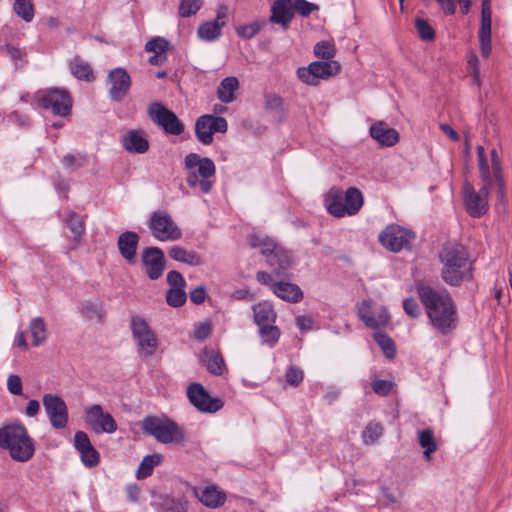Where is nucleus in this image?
Listing matches in <instances>:
<instances>
[{
	"label": "nucleus",
	"instance_id": "nucleus-1",
	"mask_svg": "<svg viewBox=\"0 0 512 512\" xmlns=\"http://www.w3.org/2000/svg\"><path fill=\"white\" fill-rule=\"evenodd\" d=\"M417 294L436 330L441 334H447L456 328V309L446 290H436L420 284L417 286Z\"/></svg>",
	"mask_w": 512,
	"mask_h": 512
},
{
	"label": "nucleus",
	"instance_id": "nucleus-2",
	"mask_svg": "<svg viewBox=\"0 0 512 512\" xmlns=\"http://www.w3.org/2000/svg\"><path fill=\"white\" fill-rule=\"evenodd\" d=\"M442 264L441 279L448 285L458 287L473 278V261L468 249L458 242L445 243L438 253Z\"/></svg>",
	"mask_w": 512,
	"mask_h": 512
},
{
	"label": "nucleus",
	"instance_id": "nucleus-3",
	"mask_svg": "<svg viewBox=\"0 0 512 512\" xmlns=\"http://www.w3.org/2000/svg\"><path fill=\"white\" fill-rule=\"evenodd\" d=\"M2 448L9 451L13 460L21 463L29 461L35 453V443L20 421L2 426Z\"/></svg>",
	"mask_w": 512,
	"mask_h": 512
},
{
	"label": "nucleus",
	"instance_id": "nucleus-4",
	"mask_svg": "<svg viewBox=\"0 0 512 512\" xmlns=\"http://www.w3.org/2000/svg\"><path fill=\"white\" fill-rule=\"evenodd\" d=\"M144 434L153 436L162 444H175L182 446L186 435L182 427L168 417L146 416L141 423Z\"/></svg>",
	"mask_w": 512,
	"mask_h": 512
},
{
	"label": "nucleus",
	"instance_id": "nucleus-5",
	"mask_svg": "<svg viewBox=\"0 0 512 512\" xmlns=\"http://www.w3.org/2000/svg\"><path fill=\"white\" fill-rule=\"evenodd\" d=\"M184 168L187 171L186 182L190 188L199 187L202 193L211 191L213 182L210 178L215 175L216 168L210 158L189 153L185 156Z\"/></svg>",
	"mask_w": 512,
	"mask_h": 512
},
{
	"label": "nucleus",
	"instance_id": "nucleus-6",
	"mask_svg": "<svg viewBox=\"0 0 512 512\" xmlns=\"http://www.w3.org/2000/svg\"><path fill=\"white\" fill-rule=\"evenodd\" d=\"M327 211L335 217L355 215L363 206V195L355 187H350L343 193L340 189H331L325 198Z\"/></svg>",
	"mask_w": 512,
	"mask_h": 512
},
{
	"label": "nucleus",
	"instance_id": "nucleus-7",
	"mask_svg": "<svg viewBox=\"0 0 512 512\" xmlns=\"http://www.w3.org/2000/svg\"><path fill=\"white\" fill-rule=\"evenodd\" d=\"M482 186L476 191L474 186L466 181L463 184V200L467 213L474 218L483 216L489 208L488 197L492 187V178L481 180Z\"/></svg>",
	"mask_w": 512,
	"mask_h": 512
},
{
	"label": "nucleus",
	"instance_id": "nucleus-8",
	"mask_svg": "<svg viewBox=\"0 0 512 512\" xmlns=\"http://www.w3.org/2000/svg\"><path fill=\"white\" fill-rule=\"evenodd\" d=\"M130 328L137 343L140 357L152 356L158 346V340L148 323L140 316L134 315L130 320Z\"/></svg>",
	"mask_w": 512,
	"mask_h": 512
},
{
	"label": "nucleus",
	"instance_id": "nucleus-9",
	"mask_svg": "<svg viewBox=\"0 0 512 512\" xmlns=\"http://www.w3.org/2000/svg\"><path fill=\"white\" fill-rule=\"evenodd\" d=\"M341 66L334 60L314 61L307 67L297 69V77L305 84L317 86L320 80L328 79L339 73Z\"/></svg>",
	"mask_w": 512,
	"mask_h": 512
},
{
	"label": "nucleus",
	"instance_id": "nucleus-10",
	"mask_svg": "<svg viewBox=\"0 0 512 512\" xmlns=\"http://www.w3.org/2000/svg\"><path fill=\"white\" fill-rule=\"evenodd\" d=\"M152 235L159 241H176L182 237L181 229L164 211H154L149 220Z\"/></svg>",
	"mask_w": 512,
	"mask_h": 512
},
{
	"label": "nucleus",
	"instance_id": "nucleus-11",
	"mask_svg": "<svg viewBox=\"0 0 512 512\" xmlns=\"http://www.w3.org/2000/svg\"><path fill=\"white\" fill-rule=\"evenodd\" d=\"M83 420L96 434H112L117 431L118 425L113 416L104 411L99 404H93L84 409Z\"/></svg>",
	"mask_w": 512,
	"mask_h": 512
},
{
	"label": "nucleus",
	"instance_id": "nucleus-12",
	"mask_svg": "<svg viewBox=\"0 0 512 512\" xmlns=\"http://www.w3.org/2000/svg\"><path fill=\"white\" fill-rule=\"evenodd\" d=\"M41 106L53 114L67 116L71 112L72 98L66 90L49 88L38 92Z\"/></svg>",
	"mask_w": 512,
	"mask_h": 512
},
{
	"label": "nucleus",
	"instance_id": "nucleus-13",
	"mask_svg": "<svg viewBox=\"0 0 512 512\" xmlns=\"http://www.w3.org/2000/svg\"><path fill=\"white\" fill-rule=\"evenodd\" d=\"M148 114L151 120L161 127L165 133L180 135L184 131V125L177 115L161 103L155 102L150 105Z\"/></svg>",
	"mask_w": 512,
	"mask_h": 512
},
{
	"label": "nucleus",
	"instance_id": "nucleus-14",
	"mask_svg": "<svg viewBox=\"0 0 512 512\" xmlns=\"http://www.w3.org/2000/svg\"><path fill=\"white\" fill-rule=\"evenodd\" d=\"M227 129L228 123L225 118L211 114L200 116L195 123V135L203 145H210L214 133H225Z\"/></svg>",
	"mask_w": 512,
	"mask_h": 512
},
{
	"label": "nucleus",
	"instance_id": "nucleus-15",
	"mask_svg": "<svg viewBox=\"0 0 512 512\" xmlns=\"http://www.w3.org/2000/svg\"><path fill=\"white\" fill-rule=\"evenodd\" d=\"M414 238L413 231L398 225L387 226L379 235L382 245L393 252L408 249Z\"/></svg>",
	"mask_w": 512,
	"mask_h": 512
},
{
	"label": "nucleus",
	"instance_id": "nucleus-16",
	"mask_svg": "<svg viewBox=\"0 0 512 512\" xmlns=\"http://www.w3.org/2000/svg\"><path fill=\"white\" fill-rule=\"evenodd\" d=\"M187 397L190 403L200 412L215 413L223 407V401L213 398L202 384L193 382L187 387Z\"/></svg>",
	"mask_w": 512,
	"mask_h": 512
},
{
	"label": "nucleus",
	"instance_id": "nucleus-17",
	"mask_svg": "<svg viewBox=\"0 0 512 512\" xmlns=\"http://www.w3.org/2000/svg\"><path fill=\"white\" fill-rule=\"evenodd\" d=\"M45 412L50 424L55 429H63L68 424V407L65 401L54 394H44L42 398Z\"/></svg>",
	"mask_w": 512,
	"mask_h": 512
},
{
	"label": "nucleus",
	"instance_id": "nucleus-18",
	"mask_svg": "<svg viewBox=\"0 0 512 512\" xmlns=\"http://www.w3.org/2000/svg\"><path fill=\"white\" fill-rule=\"evenodd\" d=\"M142 262L146 268V274L151 280L162 276L165 269V256L160 248H146L142 254Z\"/></svg>",
	"mask_w": 512,
	"mask_h": 512
},
{
	"label": "nucleus",
	"instance_id": "nucleus-19",
	"mask_svg": "<svg viewBox=\"0 0 512 512\" xmlns=\"http://www.w3.org/2000/svg\"><path fill=\"white\" fill-rule=\"evenodd\" d=\"M265 257L266 262L271 268L272 274L275 277L284 276L285 272L292 265L290 253L279 245H277L275 249L269 252Z\"/></svg>",
	"mask_w": 512,
	"mask_h": 512
},
{
	"label": "nucleus",
	"instance_id": "nucleus-20",
	"mask_svg": "<svg viewBox=\"0 0 512 512\" xmlns=\"http://www.w3.org/2000/svg\"><path fill=\"white\" fill-rule=\"evenodd\" d=\"M123 148L131 154H144L149 150V141L143 130H128L121 137Z\"/></svg>",
	"mask_w": 512,
	"mask_h": 512
},
{
	"label": "nucleus",
	"instance_id": "nucleus-21",
	"mask_svg": "<svg viewBox=\"0 0 512 512\" xmlns=\"http://www.w3.org/2000/svg\"><path fill=\"white\" fill-rule=\"evenodd\" d=\"M200 363L214 376H223L228 369L219 350L205 347L200 355Z\"/></svg>",
	"mask_w": 512,
	"mask_h": 512
},
{
	"label": "nucleus",
	"instance_id": "nucleus-22",
	"mask_svg": "<svg viewBox=\"0 0 512 512\" xmlns=\"http://www.w3.org/2000/svg\"><path fill=\"white\" fill-rule=\"evenodd\" d=\"M111 88L109 94L115 101H121L130 88V76L122 68H116L109 73Z\"/></svg>",
	"mask_w": 512,
	"mask_h": 512
},
{
	"label": "nucleus",
	"instance_id": "nucleus-23",
	"mask_svg": "<svg viewBox=\"0 0 512 512\" xmlns=\"http://www.w3.org/2000/svg\"><path fill=\"white\" fill-rule=\"evenodd\" d=\"M293 0H276L271 6V16L269 20L272 23L280 24L283 29H287L294 17Z\"/></svg>",
	"mask_w": 512,
	"mask_h": 512
},
{
	"label": "nucleus",
	"instance_id": "nucleus-24",
	"mask_svg": "<svg viewBox=\"0 0 512 512\" xmlns=\"http://www.w3.org/2000/svg\"><path fill=\"white\" fill-rule=\"evenodd\" d=\"M154 501L151 503L153 507L163 512H187L188 501L184 496L175 497L170 494H155Z\"/></svg>",
	"mask_w": 512,
	"mask_h": 512
},
{
	"label": "nucleus",
	"instance_id": "nucleus-25",
	"mask_svg": "<svg viewBox=\"0 0 512 512\" xmlns=\"http://www.w3.org/2000/svg\"><path fill=\"white\" fill-rule=\"evenodd\" d=\"M370 136L382 147L394 146L399 141V134L385 122H375L370 127Z\"/></svg>",
	"mask_w": 512,
	"mask_h": 512
},
{
	"label": "nucleus",
	"instance_id": "nucleus-26",
	"mask_svg": "<svg viewBox=\"0 0 512 512\" xmlns=\"http://www.w3.org/2000/svg\"><path fill=\"white\" fill-rule=\"evenodd\" d=\"M193 493L203 505L209 508H218L226 501V494L218 490L215 485L207 486L201 490L194 487Z\"/></svg>",
	"mask_w": 512,
	"mask_h": 512
},
{
	"label": "nucleus",
	"instance_id": "nucleus-27",
	"mask_svg": "<svg viewBox=\"0 0 512 512\" xmlns=\"http://www.w3.org/2000/svg\"><path fill=\"white\" fill-rule=\"evenodd\" d=\"M139 242V236L136 232L126 231L118 238V249L121 256L128 262H133Z\"/></svg>",
	"mask_w": 512,
	"mask_h": 512
},
{
	"label": "nucleus",
	"instance_id": "nucleus-28",
	"mask_svg": "<svg viewBox=\"0 0 512 512\" xmlns=\"http://www.w3.org/2000/svg\"><path fill=\"white\" fill-rule=\"evenodd\" d=\"M272 292L287 302L297 303L303 299V292L299 286L290 282L278 281L273 283Z\"/></svg>",
	"mask_w": 512,
	"mask_h": 512
},
{
	"label": "nucleus",
	"instance_id": "nucleus-29",
	"mask_svg": "<svg viewBox=\"0 0 512 512\" xmlns=\"http://www.w3.org/2000/svg\"><path fill=\"white\" fill-rule=\"evenodd\" d=\"M169 256L178 262L189 266H200L203 264L202 257L193 250H187L181 246L175 245L169 249Z\"/></svg>",
	"mask_w": 512,
	"mask_h": 512
},
{
	"label": "nucleus",
	"instance_id": "nucleus-30",
	"mask_svg": "<svg viewBox=\"0 0 512 512\" xmlns=\"http://www.w3.org/2000/svg\"><path fill=\"white\" fill-rule=\"evenodd\" d=\"M254 321L258 327L274 324L277 318L276 312L268 302H260L253 306Z\"/></svg>",
	"mask_w": 512,
	"mask_h": 512
},
{
	"label": "nucleus",
	"instance_id": "nucleus-31",
	"mask_svg": "<svg viewBox=\"0 0 512 512\" xmlns=\"http://www.w3.org/2000/svg\"><path fill=\"white\" fill-rule=\"evenodd\" d=\"M224 24L225 23L222 20V17L218 14V16L213 21H208L201 24L198 27L197 34L203 40L213 41L220 37Z\"/></svg>",
	"mask_w": 512,
	"mask_h": 512
},
{
	"label": "nucleus",
	"instance_id": "nucleus-32",
	"mask_svg": "<svg viewBox=\"0 0 512 512\" xmlns=\"http://www.w3.org/2000/svg\"><path fill=\"white\" fill-rule=\"evenodd\" d=\"M239 87V81L236 77L224 78L217 89V96L223 103H230L235 99V91Z\"/></svg>",
	"mask_w": 512,
	"mask_h": 512
},
{
	"label": "nucleus",
	"instance_id": "nucleus-33",
	"mask_svg": "<svg viewBox=\"0 0 512 512\" xmlns=\"http://www.w3.org/2000/svg\"><path fill=\"white\" fill-rule=\"evenodd\" d=\"M30 333L33 339V346H40L47 340V327L42 317H35L29 325Z\"/></svg>",
	"mask_w": 512,
	"mask_h": 512
},
{
	"label": "nucleus",
	"instance_id": "nucleus-34",
	"mask_svg": "<svg viewBox=\"0 0 512 512\" xmlns=\"http://www.w3.org/2000/svg\"><path fill=\"white\" fill-rule=\"evenodd\" d=\"M418 443L424 449L423 454L426 460H431V454L434 453L437 448V442L434 438L433 431L431 429H424L418 431Z\"/></svg>",
	"mask_w": 512,
	"mask_h": 512
},
{
	"label": "nucleus",
	"instance_id": "nucleus-35",
	"mask_svg": "<svg viewBox=\"0 0 512 512\" xmlns=\"http://www.w3.org/2000/svg\"><path fill=\"white\" fill-rule=\"evenodd\" d=\"M2 54L10 59L15 70L22 68L27 62L26 51L11 43H7L4 48L2 47Z\"/></svg>",
	"mask_w": 512,
	"mask_h": 512
},
{
	"label": "nucleus",
	"instance_id": "nucleus-36",
	"mask_svg": "<svg viewBox=\"0 0 512 512\" xmlns=\"http://www.w3.org/2000/svg\"><path fill=\"white\" fill-rule=\"evenodd\" d=\"M161 460H162V456L160 454L146 455L142 459V461L138 467V470L136 472V477L138 479H145V478L149 477L152 474L153 469L161 463Z\"/></svg>",
	"mask_w": 512,
	"mask_h": 512
},
{
	"label": "nucleus",
	"instance_id": "nucleus-37",
	"mask_svg": "<svg viewBox=\"0 0 512 512\" xmlns=\"http://www.w3.org/2000/svg\"><path fill=\"white\" fill-rule=\"evenodd\" d=\"M248 242L252 248H259L263 256L273 251L278 245L271 238L258 233L250 234L248 236Z\"/></svg>",
	"mask_w": 512,
	"mask_h": 512
},
{
	"label": "nucleus",
	"instance_id": "nucleus-38",
	"mask_svg": "<svg viewBox=\"0 0 512 512\" xmlns=\"http://www.w3.org/2000/svg\"><path fill=\"white\" fill-rule=\"evenodd\" d=\"M65 223L73 234V241L75 242V245H77L85 231L83 219L75 212H69L65 219Z\"/></svg>",
	"mask_w": 512,
	"mask_h": 512
},
{
	"label": "nucleus",
	"instance_id": "nucleus-39",
	"mask_svg": "<svg viewBox=\"0 0 512 512\" xmlns=\"http://www.w3.org/2000/svg\"><path fill=\"white\" fill-rule=\"evenodd\" d=\"M70 70L71 73L78 79L90 81L94 78L92 68L80 57H75L70 62Z\"/></svg>",
	"mask_w": 512,
	"mask_h": 512
},
{
	"label": "nucleus",
	"instance_id": "nucleus-40",
	"mask_svg": "<svg viewBox=\"0 0 512 512\" xmlns=\"http://www.w3.org/2000/svg\"><path fill=\"white\" fill-rule=\"evenodd\" d=\"M13 12L26 23L32 22L35 16L34 5L31 0L13 2Z\"/></svg>",
	"mask_w": 512,
	"mask_h": 512
},
{
	"label": "nucleus",
	"instance_id": "nucleus-41",
	"mask_svg": "<svg viewBox=\"0 0 512 512\" xmlns=\"http://www.w3.org/2000/svg\"><path fill=\"white\" fill-rule=\"evenodd\" d=\"M383 426L375 421H371L367 424L362 432V440L365 445H372L378 441L383 435Z\"/></svg>",
	"mask_w": 512,
	"mask_h": 512
},
{
	"label": "nucleus",
	"instance_id": "nucleus-42",
	"mask_svg": "<svg viewBox=\"0 0 512 512\" xmlns=\"http://www.w3.org/2000/svg\"><path fill=\"white\" fill-rule=\"evenodd\" d=\"M280 330L274 324L265 325L259 328V335L262 343L268 345L270 348L274 347L280 338Z\"/></svg>",
	"mask_w": 512,
	"mask_h": 512
},
{
	"label": "nucleus",
	"instance_id": "nucleus-43",
	"mask_svg": "<svg viewBox=\"0 0 512 512\" xmlns=\"http://www.w3.org/2000/svg\"><path fill=\"white\" fill-rule=\"evenodd\" d=\"M481 6V25L479 35L491 34L492 10L490 0H483Z\"/></svg>",
	"mask_w": 512,
	"mask_h": 512
},
{
	"label": "nucleus",
	"instance_id": "nucleus-44",
	"mask_svg": "<svg viewBox=\"0 0 512 512\" xmlns=\"http://www.w3.org/2000/svg\"><path fill=\"white\" fill-rule=\"evenodd\" d=\"M374 339L388 359L394 358L396 348L393 340L389 336L381 332H376L374 334Z\"/></svg>",
	"mask_w": 512,
	"mask_h": 512
},
{
	"label": "nucleus",
	"instance_id": "nucleus-45",
	"mask_svg": "<svg viewBox=\"0 0 512 512\" xmlns=\"http://www.w3.org/2000/svg\"><path fill=\"white\" fill-rule=\"evenodd\" d=\"M80 454V458L82 463L88 467L92 468L99 464L100 462V454L99 452L93 447V445L86 447L80 451H78Z\"/></svg>",
	"mask_w": 512,
	"mask_h": 512
},
{
	"label": "nucleus",
	"instance_id": "nucleus-46",
	"mask_svg": "<svg viewBox=\"0 0 512 512\" xmlns=\"http://www.w3.org/2000/svg\"><path fill=\"white\" fill-rule=\"evenodd\" d=\"M185 288H170L166 292V301L171 307L182 306L187 299Z\"/></svg>",
	"mask_w": 512,
	"mask_h": 512
},
{
	"label": "nucleus",
	"instance_id": "nucleus-47",
	"mask_svg": "<svg viewBox=\"0 0 512 512\" xmlns=\"http://www.w3.org/2000/svg\"><path fill=\"white\" fill-rule=\"evenodd\" d=\"M358 317L365 323L369 328L375 329L376 322L374 321V315L371 311V304L369 301H362L357 306Z\"/></svg>",
	"mask_w": 512,
	"mask_h": 512
},
{
	"label": "nucleus",
	"instance_id": "nucleus-48",
	"mask_svg": "<svg viewBox=\"0 0 512 512\" xmlns=\"http://www.w3.org/2000/svg\"><path fill=\"white\" fill-rule=\"evenodd\" d=\"M335 46L328 41H320L314 46V54L318 58L330 60L335 55Z\"/></svg>",
	"mask_w": 512,
	"mask_h": 512
},
{
	"label": "nucleus",
	"instance_id": "nucleus-49",
	"mask_svg": "<svg viewBox=\"0 0 512 512\" xmlns=\"http://www.w3.org/2000/svg\"><path fill=\"white\" fill-rule=\"evenodd\" d=\"M202 6L201 0H181L179 14L181 17H190L196 14Z\"/></svg>",
	"mask_w": 512,
	"mask_h": 512
},
{
	"label": "nucleus",
	"instance_id": "nucleus-50",
	"mask_svg": "<svg viewBox=\"0 0 512 512\" xmlns=\"http://www.w3.org/2000/svg\"><path fill=\"white\" fill-rule=\"evenodd\" d=\"M169 49V42L163 37H155L145 44V50L155 54H164Z\"/></svg>",
	"mask_w": 512,
	"mask_h": 512
},
{
	"label": "nucleus",
	"instance_id": "nucleus-51",
	"mask_svg": "<svg viewBox=\"0 0 512 512\" xmlns=\"http://www.w3.org/2000/svg\"><path fill=\"white\" fill-rule=\"evenodd\" d=\"M415 26L422 40L431 41L435 38V31L426 20L421 18L416 19Z\"/></svg>",
	"mask_w": 512,
	"mask_h": 512
},
{
	"label": "nucleus",
	"instance_id": "nucleus-52",
	"mask_svg": "<svg viewBox=\"0 0 512 512\" xmlns=\"http://www.w3.org/2000/svg\"><path fill=\"white\" fill-rule=\"evenodd\" d=\"M477 157L481 180L492 178L491 170L485 157V150L482 146L477 147Z\"/></svg>",
	"mask_w": 512,
	"mask_h": 512
},
{
	"label": "nucleus",
	"instance_id": "nucleus-53",
	"mask_svg": "<svg viewBox=\"0 0 512 512\" xmlns=\"http://www.w3.org/2000/svg\"><path fill=\"white\" fill-rule=\"evenodd\" d=\"M7 390L14 396H24L22 379L17 374H10L7 378Z\"/></svg>",
	"mask_w": 512,
	"mask_h": 512
},
{
	"label": "nucleus",
	"instance_id": "nucleus-54",
	"mask_svg": "<svg viewBox=\"0 0 512 512\" xmlns=\"http://www.w3.org/2000/svg\"><path fill=\"white\" fill-rule=\"evenodd\" d=\"M82 313L89 319H96L102 321L104 311L101 307L93 303H85L82 305Z\"/></svg>",
	"mask_w": 512,
	"mask_h": 512
},
{
	"label": "nucleus",
	"instance_id": "nucleus-55",
	"mask_svg": "<svg viewBox=\"0 0 512 512\" xmlns=\"http://www.w3.org/2000/svg\"><path fill=\"white\" fill-rule=\"evenodd\" d=\"M293 2L294 12L296 11L303 17H308L313 11L319 9L316 4L310 3L306 0H293Z\"/></svg>",
	"mask_w": 512,
	"mask_h": 512
},
{
	"label": "nucleus",
	"instance_id": "nucleus-56",
	"mask_svg": "<svg viewBox=\"0 0 512 512\" xmlns=\"http://www.w3.org/2000/svg\"><path fill=\"white\" fill-rule=\"evenodd\" d=\"M286 382L291 386H298L304 378L303 371L295 366H290L285 374Z\"/></svg>",
	"mask_w": 512,
	"mask_h": 512
},
{
	"label": "nucleus",
	"instance_id": "nucleus-57",
	"mask_svg": "<svg viewBox=\"0 0 512 512\" xmlns=\"http://www.w3.org/2000/svg\"><path fill=\"white\" fill-rule=\"evenodd\" d=\"M261 29V25L258 22L242 25L237 28V34L245 39L254 37Z\"/></svg>",
	"mask_w": 512,
	"mask_h": 512
},
{
	"label": "nucleus",
	"instance_id": "nucleus-58",
	"mask_svg": "<svg viewBox=\"0 0 512 512\" xmlns=\"http://www.w3.org/2000/svg\"><path fill=\"white\" fill-rule=\"evenodd\" d=\"M392 386V382L389 380H376L371 384L372 390L380 396L388 395L392 390Z\"/></svg>",
	"mask_w": 512,
	"mask_h": 512
},
{
	"label": "nucleus",
	"instance_id": "nucleus-59",
	"mask_svg": "<svg viewBox=\"0 0 512 512\" xmlns=\"http://www.w3.org/2000/svg\"><path fill=\"white\" fill-rule=\"evenodd\" d=\"M167 282L170 288H185L186 281L182 274L176 270H172L167 274Z\"/></svg>",
	"mask_w": 512,
	"mask_h": 512
},
{
	"label": "nucleus",
	"instance_id": "nucleus-60",
	"mask_svg": "<svg viewBox=\"0 0 512 512\" xmlns=\"http://www.w3.org/2000/svg\"><path fill=\"white\" fill-rule=\"evenodd\" d=\"M73 444H74V448L77 451H80V450L92 445L88 434L84 431H77L74 434V443Z\"/></svg>",
	"mask_w": 512,
	"mask_h": 512
},
{
	"label": "nucleus",
	"instance_id": "nucleus-61",
	"mask_svg": "<svg viewBox=\"0 0 512 512\" xmlns=\"http://www.w3.org/2000/svg\"><path fill=\"white\" fill-rule=\"evenodd\" d=\"M403 309L405 313L412 318H417L420 315V307L414 298L405 299Z\"/></svg>",
	"mask_w": 512,
	"mask_h": 512
},
{
	"label": "nucleus",
	"instance_id": "nucleus-62",
	"mask_svg": "<svg viewBox=\"0 0 512 512\" xmlns=\"http://www.w3.org/2000/svg\"><path fill=\"white\" fill-rule=\"evenodd\" d=\"M480 50L484 58H488L491 54V34L479 35Z\"/></svg>",
	"mask_w": 512,
	"mask_h": 512
},
{
	"label": "nucleus",
	"instance_id": "nucleus-63",
	"mask_svg": "<svg viewBox=\"0 0 512 512\" xmlns=\"http://www.w3.org/2000/svg\"><path fill=\"white\" fill-rule=\"evenodd\" d=\"M211 325L209 323H202L194 330V338L200 341L207 339L211 334Z\"/></svg>",
	"mask_w": 512,
	"mask_h": 512
},
{
	"label": "nucleus",
	"instance_id": "nucleus-64",
	"mask_svg": "<svg viewBox=\"0 0 512 512\" xmlns=\"http://www.w3.org/2000/svg\"><path fill=\"white\" fill-rule=\"evenodd\" d=\"M206 296V289L203 286H198L190 292V300L197 305L202 304Z\"/></svg>",
	"mask_w": 512,
	"mask_h": 512
}]
</instances>
